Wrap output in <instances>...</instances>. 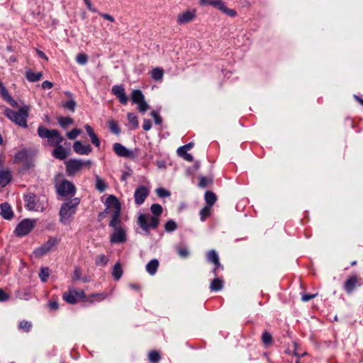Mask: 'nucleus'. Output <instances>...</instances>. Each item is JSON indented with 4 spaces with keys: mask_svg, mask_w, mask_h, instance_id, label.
<instances>
[{
    "mask_svg": "<svg viewBox=\"0 0 363 363\" xmlns=\"http://www.w3.org/2000/svg\"><path fill=\"white\" fill-rule=\"evenodd\" d=\"M26 208L30 211L44 212L48 207V199L45 195H36L32 193L24 196Z\"/></svg>",
    "mask_w": 363,
    "mask_h": 363,
    "instance_id": "obj_1",
    "label": "nucleus"
},
{
    "mask_svg": "<svg viewBox=\"0 0 363 363\" xmlns=\"http://www.w3.org/2000/svg\"><path fill=\"white\" fill-rule=\"evenodd\" d=\"M30 107L24 105L21 107L18 111H15L11 108H6L4 111L5 116L13 123L23 128H28L27 119Z\"/></svg>",
    "mask_w": 363,
    "mask_h": 363,
    "instance_id": "obj_2",
    "label": "nucleus"
},
{
    "mask_svg": "<svg viewBox=\"0 0 363 363\" xmlns=\"http://www.w3.org/2000/svg\"><path fill=\"white\" fill-rule=\"evenodd\" d=\"M106 209H110L111 213V219L109 226L112 228L122 227L121 224V206L118 199L113 196H108L106 201Z\"/></svg>",
    "mask_w": 363,
    "mask_h": 363,
    "instance_id": "obj_3",
    "label": "nucleus"
},
{
    "mask_svg": "<svg viewBox=\"0 0 363 363\" xmlns=\"http://www.w3.org/2000/svg\"><path fill=\"white\" fill-rule=\"evenodd\" d=\"M80 203V199L77 197L67 200L63 203L60 210V220L62 223H68L72 216L75 214L77 207Z\"/></svg>",
    "mask_w": 363,
    "mask_h": 363,
    "instance_id": "obj_4",
    "label": "nucleus"
},
{
    "mask_svg": "<svg viewBox=\"0 0 363 363\" xmlns=\"http://www.w3.org/2000/svg\"><path fill=\"white\" fill-rule=\"evenodd\" d=\"M38 135L42 139H47V144L49 146H56L61 144L64 138L60 132L56 129H48L43 125L38 128Z\"/></svg>",
    "mask_w": 363,
    "mask_h": 363,
    "instance_id": "obj_5",
    "label": "nucleus"
},
{
    "mask_svg": "<svg viewBox=\"0 0 363 363\" xmlns=\"http://www.w3.org/2000/svg\"><path fill=\"white\" fill-rule=\"evenodd\" d=\"M159 223V218L150 214H141L138 217V224L147 234L149 233L150 228H157Z\"/></svg>",
    "mask_w": 363,
    "mask_h": 363,
    "instance_id": "obj_6",
    "label": "nucleus"
},
{
    "mask_svg": "<svg viewBox=\"0 0 363 363\" xmlns=\"http://www.w3.org/2000/svg\"><path fill=\"white\" fill-rule=\"evenodd\" d=\"M35 224V219L25 218L17 225L13 233L17 237H23L34 228Z\"/></svg>",
    "mask_w": 363,
    "mask_h": 363,
    "instance_id": "obj_7",
    "label": "nucleus"
},
{
    "mask_svg": "<svg viewBox=\"0 0 363 363\" xmlns=\"http://www.w3.org/2000/svg\"><path fill=\"white\" fill-rule=\"evenodd\" d=\"M56 187L57 194L62 196L74 195L76 192V188L73 183L67 180L62 181Z\"/></svg>",
    "mask_w": 363,
    "mask_h": 363,
    "instance_id": "obj_8",
    "label": "nucleus"
},
{
    "mask_svg": "<svg viewBox=\"0 0 363 363\" xmlns=\"http://www.w3.org/2000/svg\"><path fill=\"white\" fill-rule=\"evenodd\" d=\"M113 233L110 236L111 243H123L127 240L126 229L124 226L113 228Z\"/></svg>",
    "mask_w": 363,
    "mask_h": 363,
    "instance_id": "obj_9",
    "label": "nucleus"
},
{
    "mask_svg": "<svg viewBox=\"0 0 363 363\" xmlns=\"http://www.w3.org/2000/svg\"><path fill=\"white\" fill-rule=\"evenodd\" d=\"M57 242L56 238H50L45 243L35 249L33 252L36 257H41L50 252Z\"/></svg>",
    "mask_w": 363,
    "mask_h": 363,
    "instance_id": "obj_10",
    "label": "nucleus"
},
{
    "mask_svg": "<svg viewBox=\"0 0 363 363\" xmlns=\"http://www.w3.org/2000/svg\"><path fill=\"white\" fill-rule=\"evenodd\" d=\"M84 293L83 291H76L69 289L67 292L63 294V299L71 304L77 303L79 298H83Z\"/></svg>",
    "mask_w": 363,
    "mask_h": 363,
    "instance_id": "obj_11",
    "label": "nucleus"
},
{
    "mask_svg": "<svg viewBox=\"0 0 363 363\" xmlns=\"http://www.w3.org/2000/svg\"><path fill=\"white\" fill-rule=\"evenodd\" d=\"M83 167V160L71 159L66 162V170L69 175H74Z\"/></svg>",
    "mask_w": 363,
    "mask_h": 363,
    "instance_id": "obj_12",
    "label": "nucleus"
},
{
    "mask_svg": "<svg viewBox=\"0 0 363 363\" xmlns=\"http://www.w3.org/2000/svg\"><path fill=\"white\" fill-rule=\"evenodd\" d=\"M149 194L148 189L145 186H140L137 188L134 193L135 202L137 205H141L144 203Z\"/></svg>",
    "mask_w": 363,
    "mask_h": 363,
    "instance_id": "obj_13",
    "label": "nucleus"
},
{
    "mask_svg": "<svg viewBox=\"0 0 363 363\" xmlns=\"http://www.w3.org/2000/svg\"><path fill=\"white\" fill-rule=\"evenodd\" d=\"M113 149L115 153L119 157L127 158H133L134 157L133 151L126 148L121 143H116L113 144Z\"/></svg>",
    "mask_w": 363,
    "mask_h": 363,
    "instance_id": "obj_14",
    "label": "nucleus"
},
{
    "mask_svg": "<svg viewBox=\"0 0 363 363\" xmlns=\"http://www.w3.org/2000/svg\"><path fill=\"white\" fill-rule=\"evenodd\" d=\"M111 92L115 95L122 104H126L128 98L125 94V89L123 85H114L111 89Z\"/></svg>",
    "mask_w": 363,
    "mask_h": 363,
    "instance_id": "obj_15",
    "label": "nucleus"
},
{
    "mask_svg": "<svg viewBox=\"0 0 363 363\" xmlns=\"http://www.w3.org/2000/svg\"><path fill=\"white\" fill-rule=\"evenodd\" d=\"M196 17V10H187L180 13L177 17V23L180 25L191 22Z\"/></svg>",
    "mask_w": 363,
    "mask_h": 363,
    "instance_id": "obj_16",
    "label": "nucleus"
},
{
    "mask_svg": "<svg viewBox=\"0 0 363 363\" xmlns=\"http://www.w3.org/2000/svg\"><path fill=\"white\" fill-rule=\"evenodd\" d=\"M73 150L78 155H87L92 148L89 145H84L81 141H75L73 144Z\"/></svg>",
    "mask_w": 363,
    "mask_h": 363,
    "instance_id": "obj_17",
    "label": "nucleus"
},
{
    "mask_svg": "<svg viewBox=\"0 0 363 363\" xmlns=\"http://www.w3.org/2000/svg\"><path fill=\"white\" fill-rule=\"evenodd\" d=\"M0 94L2 97V99L9 103L11 106L13 107L18 106V103L13 99V98L9 94L8 90L4 85V84L0 81Z\"/></svg>",
    "mask_w": 363,
    "mask_h": 363,
    "instance_id": "obj_18",
    "label": "nucleus"
},
{
    "mask_svg": "<svg viewBox=\"0 0 363 363\" xmlns=\"http://www.w3.org/2000/svg\"><path fill=\"white\" fill-rule=\"evenodd\" d=\"M56 147L52 150V155L58 160H63L68 156V152L66 149L60 144L57 145Z\"/></svg>",
    "mask_w": 363,
    "mask_h": 363,
    "instance_id": "obj_19",
    "label": "nucleus"
},
{
    "mask_svg": "<svg viewBox=\"0 0 363 363\" xmlns=\"http://www.w3.org/2000/svg\"><path fill=\"white\" fill-rule=\"evenodd\" d=\"M0 215L6 220H11L13 216V213L11 206L8 203H3L0 205Z\"/></svg>",
    "mask_w": 363,
    "mask_h": 363,
    "instance_id": "obj_20",
    "label": "nucleus"
},
{
    "mask_svg": "<svg viewBox=\"0 0 363 363\" xmlns=\"http://www.w3.org/2000/svg\"><path fill=\"white\" fill-rule=\"evenodd\" d=\"M357 284V276L350 277L345 283L344 289L347 294H351Z\"/></svg>",
    "mask_w": 363,
    "mask_h": 363,
    "instance_id": "obj_21",
    "label": "nucleus"
},
{
    "mask_svg": "<svg viewBox=\"0 0 363 363\" xmlns=\"http://www.w3.org/2000/svg\"><path fill=\"white\" fill-rule=\"evenodd\" d=\"M159 267V261L157 259H151L145 266V269L150 275H155Z\"/></svg>",
    "mask_w": 363,
    "mask_h": 363,
    "instance_id": "obj_22",
    "label": "nucleus"
},
{
    "mask_svg": "<svg viewBox=\"0 0 363 363\" xmlns=\"http://www.w3.org/2000/svg\"><path fill=\"white\" fill-rule=\"evenodd\" d=\"M11 173L9 170H4L0 172V186L2 187L6 186L11 182Z\"/></svg>",
    "mask_w": 363,
    "mask_h": 363,
    "instance_id": "obj_23",
    "label": "nucleus"
},
{
    "mask_svg": "<svg viewBox=\"0 0 363 363\" xmlns=\"http://www.w3.org/2000/svg\"><path fill=\"white\" fill-rule=\"evenodd\" d=\"M43 77V74L41 72H33L31 71H28L26 73V77L28 81L30 82H35L39 81Z\"/></svg>",
    "mask_w": 363,
    "mask_h": 363,
    "instance_id": "obj_24",
    "label": "nucleus"
},
{
    "mask_svg": "<svg viewBox=\"0 0 363 363\" xmlns=\"http://www.w3.org/2000/svg\"><path fill=\"white\" fill-rule=\"evenodd\" d=\"M145 99L144 95L139 89H134L131 93V100L133 104H138Z\"/></svg>",
    "mask_w": 363,
    "mask_h": 363,
    "instance_id": "obj_25",
    "label": "nucleus"
},
{
    "mask_svg": "<svg viewBox=\"0 0 363 363\" xmlns=\"http://www.w3.org/2000/svg\"><path fill=\"white\" fill-rule=\"evenodd\" d=\"M223 287V281L220 278L214 279L210 285V289L211 291H220Z\"/></svg>",
    "mask_w": 363,
    "mask_h": 363,
    "instance_id": "obj_26",
    "label": "nucleus"
},
{
    "mask_svg": "<svg viewBox=\"0 0 363 363\" xmlns=\"http://www.w3.org/2000/svg\"><path fill=\"white\" fill-rule=\"evenodd\" d=\"M151 77L155 80V81H160L162 79L164 76V71L160 67H155L152 69L151 72Z\"/></svg>",
    "mask_w": 363,
    "mask_h": 363,
    "instance_id": "obj_27",
    "label": "nucleus"
},
{
    "mask_svg": "<svg viewBox=\"0 0 363 363\" xmlns=\"http://www.w3.org/2000/svg\"><path fill=\"white\" fill-rule=\"evenodd\" d=\"M205 201L206 206L211 207L216 201V194L210 191H208L205 194Z\"/></svg>",
    "mask_w": 363,
    "mask_h": 363,
    "instance_id": "obj_28",
    "label": "nucleus"
},
{
    "mask_svg": "<svg viewBox=\"0 0 363 363\" xmlns=\"http://www.w3.org/2000/svg\"><path fill=\"white\" fill-rule=\"evenodd\" d=\"M123 269L119 263H116L112 271V276L116 280H118L121 278L123 275Z\"/></svg>",
    "mask_w": 363,
    "mask_h": 363,
    "instance_id": "obj_29",
    "label": "nucleus"
},
{
    "mask_svg": "<svg viewBox=\"0 0 363 363\" xmlns=\"http://www.w3.org/2000/svg\"><path fill=\"white\" fill-rule=\"evenodd\" d=\"M164 227V230L167 233H172L177 230L178 225H177V223L174 220L170 219V220H168L165 223Z\"/></svg>",
    "mask_w": 363,
    "mask_h": 363,
    "instance_id": "obj_30",
    "label": "nucleus"
},
{
    "mask_svg": "<svg viewBox=\"0 0 363 363\" xmlns=\"http://www.w3.org/2000/svg\"><path fill=\"white\" fill-rule=\"evenodd\" d=\"M107 188V185L105 182L99 177L98 175L96 176V189L100 192L104 191Z\"/></svg>",
    "mask_w": 363,
    "mask_h": 363,
    "instance_id": "obj_31",
    "label": "nucleus"
},
{
    "mask_svg": "<svg viewBox=\"0 0 363 363\" xmlns=\"http://www.w3.org/2000/svg\"><path fill=\"white\" fill-rule=\"evenodd\" d=\"M150 211L153 214V217H157L159 218V216L162 214L163 209L161 205L158 203H154L151 206Z\"/></svg>",
    "mask_w": 363,
    "mask_h": 363,
    "instance_id": "obj_32",
    "label": "nucleus"
},
{
    "mask_svg": "<svg viewBox=\"0 0 363 363\" xmlns=\"http://www.w3.org/2000/svg\"><path fill=\"white\" fill-rule=\"evenodd\" d=\"M161 359L160 354L157 351H151L148 354V359L151 363H158Z\"/></svg>",
    "mask_w": 363,
    "mask_h": 363,
    "instance_id": "obj_33",
    "label": "nucleus"
},
{
    "mask_svg": "<svg viewBox=\"0 0 363 363\" xmlns=\"http://www.w3.org/2000/svg\"><path fill=\"white\" fill-rule=\"evenodd\" d=\"M207 259L212 263L216 262L218 264V255L214 250H210L207 254Z\"/></svg>",
    "mask_w": 363,
    "mask_h": 363,
    "instance_id": "obj_34",
    "label": "nucleus"
},
{
    "mask_svg": "<svg viewBox=\"0 0 363 363\" xmlns=\"http://www.w3.org/2000/svg\"><path fill=\"white\" fill-rule=\"evenodd\" d=\"M31 327H32L31 322H29L27 320H22L19 323V325H18L19 330H21L23 332L30 331Z\"/></svg>",
    "mask_w": 363,
    "mask_h": 363,
    "instance_id": "obj_35",
    "label": "nucleus"
},
{
    "mask_svg": "<svg viewBox=\"0 0 363 363\" xmlns=\"http://www.w3.org/2000/svg\"><path fill=\"white\" fill-rule=\"evenodd\" d=\"M211 207L206 206L200 211V218L201 221H204L211 214Z\"/></svg>",
    "mask_w": 363,
    "mask_h": 363,
    "instance_id": "obj_36",
    "label": "nucleus"
},
{
    "mask_svg": "<svg viewBox=\"0 0 363 363\" xmlns=\"http://www.w3.org/2000/svg\"><path fill=\"white\" fill-rule=\"evenodd\" d=\"M58 122L61 127L65 128L69 125L73 123V120L69 117H61L58 119Z\"/></svg>",
    "mask_w": 363,
    "mask_h": 363,
    "instance_id": "obj_37",
    "label": "nucleus"
},
{
    "mask_svg": "<svg viewBox=\"0 0 363 363\" xmlns=\"http://www.w3.org/2000/svg\"><path fill=\"white\" fill-rule=\"evenodd\" d=\"M108 127L111 131L114 134L118 135L121 133V129L118 123L114 121H111L108 122Z\"/></svg>",
    "mask_w": 363,
    "mask_h": 363,
    "instance_id": "obj_38",
    "label": "nucleus"
},
{
    "mask_svg": "<svg viewBox=\"0 0 363 363\" xmlns=\"http://www.w3.org/2000/svg\"><path fill=\"white\" fill-rule=\"evenodd\" d=\"M49 277V269L47 267H43L40 269L39 273V277L43 282H46Z\"/></svg>",
    "mask_w": 363,
    "mask_h": 363,
    "instance_id": "obj_39",
    "label": "nucleus"
},
{
    "mask_svg": "<svg viewBox=\"0 0 363 363\" xmlns=\"http://www.w3.org/2000/svg\"><path fill=\"white\" fill-rule=\"evenodd\" d=\"M28 153L26 150H21L15 155V160L16 162H23L26 160Z\"/></svg>",
    "mask_w": 363,
    "mask_h": 363,
    "instance_id": "obj_40",
    "label": "nucleus"
},
{
    "mask_svg": "<svg viewBox=\"0 0 363 363\" xmlns=\"http://www.w3.org/2000/svg\"><path fill=\"white\" fill-rule=\"evenodd\" d=\"M262 340L265 345H269L272 342V336L269 333L265 331L262 333Z\"/></svg>",
    "mask_w": 363,
    "mask_h": 363,
    "instance_id": "obj_41",
    "label": "nucleus"
},
{
    "mask_svg": "<svg viewBox=\"0 0 363 363\" xmlns=\"http://www.w3.org/2000/svg\"><path fill=\"white\" fill-rule=\"evenodd\" d=\"M128 120L129 123L131 124L133 128H137L138 126V118L134 113H128Z\"/></svg>",
    "mask_w": 363,
    "mask_h": 363,
    "instance_id": "obj_42",
    "label": "nucleus"
},
{
    "mask_svg": "<svg viewBox=\"0 0 363 363\" xmlns=\"http://www.w3.org/2000/svg\"><path fill=\"white\" fill-rule=\"evenodd\" d=\"M76 60L78 64H79L81 65H84L87 63L88 57L84 53H79L77 55Z\"/></svg>",
    "mask_w": 363,
    "mask_h": 363,
    "instance_id": "obj_43",
    "label": "nucleus"
},
{
    "mask_svg": "<svg viewBox=\"0 0 363 363\" xmlns=\"http://www.w3.org/2000/svg\"><path fill=\"white\" fill-rule=\"evenodd\" d=\"M95 262L96 265L104 266L108 262V259L104 255H99L96 257Z\"/></svg>",
    "mask_w": 363,
    "mask_h": 363,
    "instance_id": "obj_44",
    "label": "nucleus"
},
{
    "mask_svg": "<svg viewBox=\"0 0 363 363\" xmlns=\"http://www.w3.org/2000/svg\"><path fill=\"white\" fill-rule=\"evenodd\" d=\"M81 133V130L74 128L72 130L67 132V136L69 140H74Z\"/></svg>",
    "mask_w": 363,
    "mask_h": 363,
    "instance_id": "obj_45",
    "label": "nucleus"
},
{
    "mask_svg": "<svg viewBox=\"0 0 363 363\" xmlns=\"http://www.w3.org/2000/svg\"><path fill=\"white\" fill-rule=\"evenodd\" d=\"M62 106L67 109L74 111L76 107V102L70 99L62 104Z\"/></svg>",
    "mask_w": 363,
    "mask_h": 363,
    "instance_id": "obj_46",
    "label": "nucleus"
},
{
    "mask_svg": "<svg viewBox=\"0 0 363 363\" xmlns=\"http://www.w3.org/2000/svg\"><path fill=\"white\" fill-rule=\"evenodd\" d=\"M157 196L160 198H164L170 196V192L164 188H158L156 189Z\"/></svg>",
    "mask_w": 363,
    "mask_h": 363,
    "instance_id": "obj_47",
    "label": "nucleus"
},
{
    "mask_svg": "<svg viewBox=\"0 0 363 363\" xmlns=\"http://www.w3.org/2000/svg\"><path fill=\"white\" fill-rule=\"evenodd\" d=\"M211 6L217 8L220 11H223L225 7L224 2L221 0H214L211 3Z\"/></svg>",
    "mask_w": 363,
    "mask_h": 363,
    "instance_id": "obj_48",
    "label": "nucleus"
},
{
    "mask_svg": "<svg viewBox=\"0 0 363 363\" xmlns=\"http://www.w3.org/2000/svg\"><path fill=\"white\" fill-rule=\"evenodd\" d=\"M137 104L138 105L139 111L142 113L145 112L149 108V106L145 99L138 103Z\"/></svg>",
    "mask_w": 363,
    "mask_h": 363,
    "instance_id": "obj_49",
    "label": "nucleus"
},
{
    "mask_svg": "<svg viewBox=\"0 0 363 363\" xmlns=\"http://www.w3.org/2000/svg\"><path fill=\"white\" fill-rule=\"evenodd\" d=\"M177 252L181 257L186 258L189 256V250L186 247H179L177 250Z\"/></svg>",
    "mask_w": 363,
    "mask_h": 363,
    "instance_id": "obj_50",
    "label": "nucleus"
},
{
    "mask_svg": "<svg viewBox=\"0 0 363 363\" xmlns=\"http://www.w3.org/2000/svg\"><path fill=\"white\" fill-rule=\"evenodd\" d=\"M89 298H94L96 301H101L106 298V295L103 293L94 294H91Z\"/></svg>",
    "mask_w": 363,
    "mask_h": 363,
    "instance_id": "obj_51",
    "label": "nucleus"
},
{
    "mask_svg": "<svg viewBox=\"0 0 363 363\" xmlns=\"http://www.w3.org/2000/svg\"><path fill=\"white\" fill-rule=\"evenodd\" d=\"M89 137L92 144H94L96 147H99L100 146L101 143L98 136L94 133V135H89Z\"/></svg>",
    "mask_w": 363,
    "mask_h": 363,
    "instance_id": "obj_52",
    "label": "nucleus"
},
{
    "mask_svg": "<svg viewBox=\"0 0 363 363\" xmlns=\"http://www.w3.org/2000/svg\"><path fill=\"white\" fill-rule=\"evenodd\" d=\"M151 116L153 117L155 123L157 125H160L162 123V118L160 117L158 113L155 111H152L151 112Z\"/></svg>",
    "mask_w": 363,
    "mask_h": 363,
    "instance_id": "obj_53",
    "label": "nucleus"
},
{
    "mask_svg": "<svg viewBox=\"0 0 363 363\" xmlns=\"http://www.w3.org/2000/svg\"><path fill=\"white\" fill-rule=\"evenodd\" d=\"M73 279L74 280H79L82 279V271L79 268H75L73 273Z\"/></svg>",
    "mask_w": 363,
    "mask_h": 363,
    "instance_id": "obj_54",
    "label": "nucleus"
},
{
    "mask_svg": "<svg viewBox=\"0 0 363 363\" xmlns=\"http://www.w3.org/2000/svg\"><path fill=\"white\" fill-rule=\"evenodd\" d=\"M317 296V294H303L301 296V300L303 302H308L310 300L313 299Z\"/></svg>",
    "mask_w": 363,
    "mask_h": 363,
    "instance_id": "obj_55",
    "label": "nucleus"
},
{
    "mask_svg": "<svg viewBox=\"0 0 363 363\" xmlns=\"http://www.w3.org/2000/svg\"><path fill=\"white\" fill-rule=\"evenodd\" d=\"M208 184V180L205 177H199V185L200 187H202V188L206 187Z\"/></svg>",
    "mask_w": 363,
    "mask_h": 363,
    "instance_id": "obj_56",
    "label": "nucleus"
},
{
    "mask_svg": "<svg viewBox=\"0 0 363 363\" xmlns=\"http://www.w3.org/2000/svg\"><path fill=\"white\" fill-rule=\"evenodd\" d=\"M152 127V123L149 119H145L143 121V128L145 131L150 130Z\"/></svg>",
    "mask_w": 363,
    "mask_h": 363,
    "instance_id": "obj_57",
    "label": "nucleus"
},
{
    "mask_svg": "<svg viewBox=\"0 0 363 363\" xmlns=\"http://www.w3.org/2000/svg\"><path fill=\"white\" fill-rule=\"evenodd\" d=\"M222 12H223V13H226L227 15L232 16V17L236 16V14H237V13L235 10L228 9L226 6L225 7L224 10Z\"/></svg>",
    "mask_w": 363,
    "mask_h": 363,
    "instance_id": "obj_58",
    "label": "nucleus"
},
{
    "mask_svg": "<svg viewBox=\"0 0 363 363\" xmlns=\"http://www.w3.org/2000/svg\"><path fill=\"white\" fill-rule=\"evenodd\" d=\"M9 295L1 289H0V301H6L9 299Z\"/></svg>",
    "mask_w": 363,
    "mask_h": 363,
    "instance_id": "obj_59",
    "label": "nucleus"
},
{
    "mask_svg": "<svg viewBox=\"0 0 363 363\" xmlns=\"http://www.w3.org/2000/svg\"><path fill=\"white\" fill-rule=\"evenodd\" d=\"M41 86L43 89H50L53 86V84L49 81H44Z\"/></svg>",
    "mask_w": 363,
    "mask_h": 363,
    "instance_id": "obj_60",
    "label": "nucleus"
},
{
    "mask_svg": "<svg viewBox=\"0 0 363 363\" xmlns=\"http://www.w3.org/2000/svg\"><path fill=\"white\" fill-rule=\"evenodd\" d=\"M214 265H215V267L214 269H213V272L215 275H216V273H217V271L219 270V269H223V267L220 264V261L218 260V264H217L216 262H214L213 263Z\"/></svg>",
    "mask_w": 363,
    "mask_h": 363,
    "instance_id": "obj_61",
    "label": "nucleus"
},
{
    "mask_svg": "<svg viewBox=\"0 0 363 363\" xmlns=\"http://www.w3.org/2000/svg\"><path fill=\"white\" fill-rule=\"evenodd\" d=\"M193 146H194V143H188L186 145L181 146L180 147V150H187L188 151V150H191L193 147Z\"/></svg>",
    "mask_w": 363,
    "mask_h": 363,
    "instance_id": "obj_62",
    "label": "nucleus"
},
{
    "mask_svg": "<svg viewBox=\"0 0 363 363\" xmlns=\"http://www.w3.org/2000/svg\"><path fill=\"white\" fill-rule=\"evenodd\" d=\"M100 15L106 20L109 21L111 22L114 21V18L108 13H100Z\"/></svg>",
    "mask_w": 363,
    "mask_h": 363,
    "instance_id": "obj_63",
    "label": "nucleus"
},
{
    "mask_svg": "<svg viewBox=\"0 0 363 363\" xmlns=\"http://www.w3.org/2000/svg\"><path fill=\"white\" fill-rule=\"evenodd\" d=\"M84 128L87 133V134L89 135H94L95 133L94 132L93 128L88 124L85 125Z\"/></svg>",
    "mask_w": 363,
    "mask_h": 363,
    "instance_id": "obj_64",
    "label": "nucleus"
}]
</instances>
